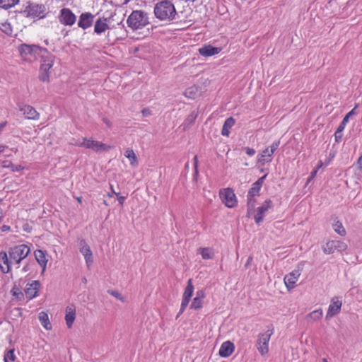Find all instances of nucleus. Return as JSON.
<instances>
[{"mask_svg": "<svg viewBox=\"0 0 362 362\" xmlns=\"http://www.w3.org/2000/svg\"><path fill=\"white\" fill-rule=\"evenodd\" d=\"M3 218V210L0 208V223L2 221Z\"/></svg>", "mask_w": 362, "mask_h": 362, "instance_id": "nucleus-59", "label": "nucleus"}, {"mask_svg": "<svg viewBox=\"0 0 362 362\" xmlns=\"http://www.w3.org/2000/svg\"><path fill=\"white\" fill-rule=\"evenodd\" d=\"M40 284L39 281H33L31 283H28L25 288V294L29 299H33L36 297Z\"/></svg>", "mask_w": 362, "mask_h": 362, "instance_id": "nucleus-20", "label": "nucleus"}, {"mask_svg": "<svg viewBox=\"0 0 362 362\" xmlns=\"http://www.w3.org/2000/svg\"><path fill=\"white\" fill-rule=\"evenodd\" d=\"M319 169H320V168H318L317 166H316V168H315V170H317V172Z\"/></svg>", "mask_w": 362, "mask_h": 362, "instance_id": "nucleus-63", "label": "nucleus"}, {"mask_svg": "<svg viewBox=\"0 0 362 362\" xmlns=\"http://www.w3.org/2000/svg\"><path fill=\"white\" fill-rule=\"evenodd\" d=\"M316 174H317V170H314L311 173L310 176L308 178V182H310L311 180H313L316 176Z\"/></svg>", "mask_w": 362, "mask_h": 362, "instance_id": "nucleus-51", "label": "nucleus"}, {"mask_svg": "<svg viewBox=\"0 0 362 362\" xmlns=\"http://www.w3.org/2000/svg\"><path fill=\"white\" fill-rule=\"evenodd\" d=\"M220 197L222 199V202L228 208H233L237 204L235 194L233 190L231 189L227 188L224 189L223 191H221Z\"/></svg>", "mask_w": 362, "mask_h": 362, "instance_id": "nucleus-13", "label": "nucleus"}, {"mask_svg": "<svg viewBox=\"0 0 362 362\" xmlns=\"http://www.w3.org/2000/svg\"><path fill=\"white\" fill-rule=\"evenodd\" d=\"M35 257L37 263L42 267V274H43L46 269L47 259L46 258L45 252L41 250H37L34 252Z\"/></svg>", "mask_w": 362, "mask_h": 362, "instance_id": "nucleus-27", "label": "nucleus"}, {"mask_svg": "<svg viewBox=\"0 0 362 362\" xmlns=\"http://www.w3.org/2000/svg\"><path fill=\"white\" fill-rule=\"evenodd\" d=\"M332 228L334 230L341 236H345L346 234V230L343 226L342 223L337 218L334 219L332 223Z\"/></svg>", "mask_w": 362, "mask_h": 362, "instance_id": "nucleus-30", "label": "nucleus"}, {"mask_svg": "<svg viewBox=\"0 0 362 362\" xmlns=\"http://www.w3.org/2000/svg\"><path fill=\"white\" fill-rule=\"evenodd\" d=\"M357 165H358L360 169H362V156H361L358 160H357Z\"/></svg>", "mask_w": 362, "mask_h": 362, "instance_id": "nucleus-55", "label": "nucleus"}, {"mask_svg": "<svg viewBox=\"0 0 362 362\" xmlns=\"http://www.w3.org/2000/svg\"><path fill=\"white\" fill-rule=\"evenodd\" d=\"M266 176H267V175H264V176L261 177L260 178H259V179H258L255 182H254V183H255V184H256V185H258V186H259L260 187H262V184H263V182H264V179H265Z\"/></svg>", "mask_w": 362, "mask_h": 362, "instance_id": "nucleus-45", "label": "nucleus"}, {"mask_svg": "<svg viewBox=\"0 0 362 362\" xmlns=\"http://www.w3.org/2000/svg\"><path fill=\"white\" fill-rule=\"evenodd\" d=\"M19 110L25 115V117L28 119L37 120L39 119V113L30 105L19 106Z\"/></svg>", "mask_w": 362, "mask_h": 362, "instance_id": "nucleus-22", "label": "nucleus"}, {"mask_svg": "<svg viewBox=\"0 0 362 362\" xmlns=\"http://www.w3.org/2000/svg\"><path fill=\"white\" fill-rule=\"evenodd\" d=\"M317 166L318 168H321L325 167V164H324L323 161H322V160H319V161H318V163H317Z\"/></svg>", "mask_w": 362, "mask_h": 362, "instance_id": "nucleus-56", "label": "nucleus"}, {"mask_svg": "<svg viewBox=\"0 0 362 362\" xmlns=\"http://www.w3.org/2000/svg\"><path fill=\"white\" fill-rule=\"evenodd\" d=\"M95 16L90 12L82 13L78 19V26L83 30L90 28L94 22Z\"/></svg>", "mask_w": 362, "mask_h": 362, "instance_id": "nucleus-16", "label": "nucleus"}, {"mask_svg": "<svg viewBox=\"0 0 362 362\" xmlns=\"http://www.w3.org/2000/svg\"><path fill=\"white\" fill-rule=\"evenodd\" d=\"M24 168L21 165H11V169H12V171L13 172H18V171H21Z\"/></svg>", "mask_w": 362, "mask_h": 362, "instance_id": "nucleus-46", "label": "nucleus"}, {"mask_svg": "<svg viewBox=\"0 0 362 362\" xmlns=\"http://www.w3.org/2000/svg\"><path fill=\"white\" fill-rule=\"evenodd\" d=\"M103 122H104V123H105V124L108 127H111L112 124H111V122H110V120H108V119H106V118H103Z\"/></svg>", "mask_w": 362, "mask_h": 362, "instance_id": "nucleus-54", "label": "nucleus"}, {"mask_svg": "<svg viewBox=\"0 0 362 362\" xmlns=\"http://www.w3.org/2000/svg\"><path fill=\"white\" fill-rule=\"evenodd\" d=\"M103 203H104V204H105L106 206H108V204H107V202L106 201H104V202H103Z\"/></svg>", "mask_w": 362, "mask_h": 362, "instance_id": "nucleus-62", "label": "nucleus"}, {"mask_svg": "<svg viewBox=\"0 0 362 362\" xmlns=\"http://www.w3.org/2000/svg\"><path fill=\"white\" fill-rule=\"evenodd\" d=\"M141 112H142V115H143L144 117H148V116H150L151 115V111L149 109H147V108L143 109Z\"/></svg>", "mask_w": 362, "mask_h": 362, "instance_id": "nucleus-48", "label": "nucleus"}, {"mask_svg": "<svg viewBox=\"0 0 362 362\" xmlns=\"http://www.w3.org/2000/svg\"><path fill=\"white\" fill-rule=\"evenodd\" d=\"M59 22L65 25L71 26L76 21V16L69 8H62L59 16Z\"/></svg>", "mask_w": 362, "mask_h": 362, "instance_id": "nucleus-12", "label": "nucleus"}, {"mask_svg": "<svg viewBox=\"0 0 362 362\" xmlns=\"http://www.w3.org/2000/svg\"><path fill=\"white\" fill-rule=\"evenodd\" d=\"M77 200H78L79 202H81V197H78V198H77Z\"/></svg>", "mask_w": 362, "mask_h": 362, "instance_id": "nucleus-61", "label": "nucleus"}, {"mask_svg": "<svg viewBox=\"0 0 362 362\" xmlns=\"http://www.w3.org/2000/svg\"><path fill=\"white\" fill-rule=\"evenodd\" d=\"M12 264L13 263L10 262L9 255H8L5 252H1L0 253V267L1 271L4 273L9 272Z\"/></svg>", "mask_w": 362, "mask_h": 362, "instance_id": "nucleus-25", "label": "nucleus"}, {"mask_svg": "<svg viewBox=\"0 0 362 362\" xmlns=\"http://www.w3.org/2000/svg\"><path fill=\"white\" fill-rule=\"evenodd\" d=\"M127 23L132 30L141 29L149 23L148 14L141 10L133 11L129 16Z\"/></svg>", "mask_w": 362, "mask_h": 362, "instance_id": "nucleus-2", "label": "nucleus"}, {"mask_svg": "<svg viewBox=\"0 0 362 362\" xmlns=\"http://www.w3.org/2000/svg\"><path fill=\"white\" fill-rule=\"evenodd\" d=\"M110 189H111V192L110 193H108V197H112L113 196V194L116 195V194H118L117 192H116L112 187V185L110 186Z\"/></svg>", "mask_w": 362, "mask_h": 362, "instance_id": "nucleus-52", "label": "nucleus"}, {"mask_svg": "<svg viewBox=\"0 0 362 362\" xmlns=\"http://www.w3.org/2000/svg\"><path fill=\"white\" fill-rule=\"evenodd\" d=\"M196 297H199V299L203 300L204 298V293L203 291H199L196 293Z\"/></svg>", "mask_w": 362, "mask_h": 362, "instance_id": "nucleus-50", "label": "nucleus"}, {"mask_svg": "<svg viewBox=\"0 0 362 362\" xmlns=\"http://www.w3.org/2000/svg\"><path fill=\"white\" fill-rule=\"evenodd\" d=\"M72 144L80 147L91 149L95 152L107 151L110 148V147L107 144L95 141L91 138H81Z\"/></svg>", "mask_w": 362, "mask_h": 362, "instance_id": "nucleus-6", "label": "nucleus"}, {"mask_svg": "<svg viewBox=\"0 0 362 362\" xmlns=\"http://www.w3.org/2000/svg\"><path fill=\"white\" fill-rule=\"evenodd\" d=\"M78 246L80 252L84 257L87 267L90 268L93 263V255L90 246L83 239L79 240Z\"/></svg>", "mask_w": 362, "mask_h": 362, "instance_id": "nucleus-9", "label": "nucleus"}, {"mask_svg": "<svg viewBox=\"0 0 362 362\" xmlns=\"http://www.w3.org/2000/svg\"><path fill=\"white\" fill-rule=\"evenodd\" d=\"M0 29L6 35H11L13 32L11 24L6 21L1 23Z\"/></svg>", "mask_w": 362, "mask_h": 362, "instance_id": "nucleus-36", "label": "nucleus"}, {"mask_svg": "<svg viewBox=\"0 0 362 362\" xmlns=\"http://www.w3.org/2000/svg\"><path fill=\"white\" fill-rule=\"evenodd\" d=\"M274 333L273 327L269 328L265 332L259 334L257 341V349L262 356L269 352V343Z\"/></svg>", "mask_w": 362, "mask_h": 362, "instance_id": "nucleus-7", "label": "nucleus"}, {"mask_svg": "<svg viewBox=\"0 0 362 362\" xmlns=\"http://www.w3.org/2000/svg\"><path fill=\"white\" fill-rule=\"evenodd\" d=\"M49 71L40 69L39 79L42 81L47 82L49 80Z\"/></svg>", "mask_w": 362, "mask_h": 362, "instance_id": "nucleus-38", "label": "nucleus"}, {"mask_svg": "<svg viewBox=\"0 0 362 362\" xmlns=\"http://www.w3.org/2000/svg\"><path fill=\"white\" fill-rule=\"evenodd\" d=\"M235 119L233 117L227 118L222 127V135L228 136L230 134V130L231 127L235 124Z\"/></svg>", "mask_w": 362, "mask_h": 362, "instance_id": "nucleus-28", "label": "nucleus"}, {"mask_svg": "<svg viewBox=\"0 0 362 362\" xmlns=\"http://www.w3.org/2000/svg\"><path fill=\"white\" fill-rule=\"evenodd\" d=\"M300 275V271L298 269H296L285 276L284 280L285 285L288 290L294 288L295 284L298 281Z\"/></svg>", "mask_w": 362, "mask_h": 362, "instance_id": "nucleus-19", "label": "nucleus"}, {"mask_svg": "<svg viewBox=\"0 0 362 362\" xmlns=\"http://www.w3.org/2000/svg\"><path fill=\"white\" fill-rule=\"evenodd\" d=\"M197 118V114L194 112H192L187 118L185 119L183 125L184 126H190L194 124L195 119Z\"/></svg>", "mask_w": 362, "mask_h": 362, "instance_id": "nucleus-39", "label": "nucleus"}, {"mask_svg": "<svg viewBox=\"0 0 362 362\" xmlns=\"http://www.w3.org/2000/svg\"><path fill=\"white\" fill-rule=\"evenodd\" d=\"M347 122H346V120H344L342 119L341 122L340 123V124L339 125L337 131H338V134H341L343 132L345 127L346 126L347 124Z\"/></svg>", "mask_w": 362, "mask_h": 362, "instance_id": "nucleus-42", "label": "nucleus"}, {"mask_svg": "<svg viewBox=\"0 0 362 362\" xmlns=\"http://www.w3.org/2000/svg\"><path fill=\"white\" fill-rule=\"evenodd\" d=\"M341 300H339V297H334L329 305L328 310L326 314V318H331L338 314L341 310Z\"/></svg>", "mask_w": 362, "mask_h": 362, "instance_id": "nucleus-18", "label": "nucleus"}, {"mask_svg": "<svg viewBox=\"0 0 362 362\" xmlns=\"http://www.w3.org/2000/svg\"><path fill=\"white\" fill-rule=\"evenodd\" d=\"M18 3V0H0V7L4 9L10 8Z\"/></svg>", "mask_w": 362, "mask_h": 362, "instance_id": "nucleus-33", "label": "nucleus"}, {"mask_svg": "<svg viewBox=\"0 0 362 362\" xmlns=\"http://www.w3.org/2000/svg\"><path fill=\"white\" fill-rule=\"evenodd\" d=\"M261 187L256 184L253 183L252 187L250 189L247 196V213L250 214V211L254 209L255 206V197L259 195Z\"/></svg>", "mask_w": 362, "mask_h": 362, "instance_id": "nucleus-15", "label": "nucleus"}, {"mask_svg": "<svg viewBox=\"0 0 362 362\" xmlns=\"http://www.w3.org/2000/svg\"><path fill=\"white\" fill-rule=\"evenodd\" d=\"M347 249V245L342 240H331L322 246V250L325 254H332L334 252H343Z\"/></svg>", "mask_w": 362, "mask_h": 362, "instance_id": "nucleus-8", "label": "nucleus"}, {"mask_svg": "<svg viewBox=\"0 0 362 362\" xmlns=\"http://www.w3.org/2000/svg\"><path fill=\"white\" fill-rule=\"evenodd\" d=\"M109 19L105 17H100L95 21L94 24V33L97 35H101L106 30L110 29V26L108 23Z\"/></svg>", "mask_w": 362, "mask_h": 362, "instance_id": "nucleus-17", "label": "nucleus"}, {"mask_svg": "<svg viewBox=\"0 0 362 362\" xmlns=\"http://www.w3.org/2000/svg\"><path fill=\"white\" fill-rule=\"evenodd\" d=\"M45 6L42 4L28 3V5L25 6L21 11H18L17 13L25 18H42L45 17Z\"/></svg>", "mask_w": 362, "mask_h": 362, "instance_id": "nucleus-3", "label": "nucleus"}, {"mask_svg": "<svg viewBox=\"0 0 362 362\" xmlns=\"http://www.w3.org/2000/svg\"><path fill=\"white\" fill-rule=\"evenodd\" d=\"M358 107V105H356L355 107L344 116L343 119L346 120V122H349V118H351L352 116L357 115L356 109Z\"/></svg>", "mask_w": 362, "mask_h": 362, "instance_id": "nucleus-40", "label": "nucleus"}, {"mask_svg": "<svg viewBox=\"0 0 362 362\" xmlns=\"http://www.w3.org/2000/svg\"><path fill=\"white\" fill-rule=\"evenodd\" d=\"M76 319V308L74 305H69L66 308L65 321L68 328H71Z\"/></svg>", "mask_w": 362, "mask_h": 362, "instance_id": "nucleus-23", "label": "nucleus"}, {"mask_svg": "<svg viewBox=\"0 0 362 362\" xmlns=\"http://www.w3.org/2000/svg\"><path fill=\"white\" fill-rule=\"evenodd\" d=\"M193 292H194V286L192 284V281L191 279H189L187 281V286H186L185 291L183 293V295H182V299L181 305H180V311H179V313H178L177 317H178L179 315H181L182 313H183V312L185 310V309L187 307L189 302L192 296Z\"/></svg>", "mask_w": 362, "mask_h": 362, "instance_id": "nucleus-10", "label": "nucleus"}, {"mask_svg": "<svg viewBox=\"0 0 362 362\" xmlns=\"http://www.w3.org/2000/svg\"><path fill=\"white\" fill-rule=\"evenodd\" d=\"M202 307V300L199 299V297H195L191 305H190V308L191 309H194V310H198L199 308H201Z\"/></svg>", "mask_w": 362, "mask_h": 362, "instance_id": "nucleus-37", "label": "nucleus"}, {"mask_svg": "<svg viewBox=\"0 0 362 362\" xmlns=\"http://www.w3.org/2000/svg\"><path fill=\"white\" fill-rule=\"evenodd\" d=\"M39 320L42 327L47 329L50 330L52 329L51 324L49 320L48 315L45 312H41L39 314Z\"/></svg>", "mask_w": 362, "mask_h": 362, "instance_id": "nucleus-31", "label": "nucleus"}, {"mask_svg": "<svg viewBox=\"0 0 362 362\" xmlns=\"http://www.w3.org/2000/svg\"><path fill=\"white\" fill-rule=\"evenodd\" d=\"M153 13L160 21L171 22L177 18L175 6L170 0H162L157 2L153 8Z\"/></svg>", "mask_w": 362, "mask_h": 362, "instance_id": "nucleus-1", "label": "nucleus"}, {"mask_svg": "<svg viewBox=\"0 0 362 362\" xmlns=\"http://www.w3.org/2000/svg\"><path fill=\"white\" fill-rule=\"evenodd\" d=\"M221 49L214 47L211 45L204 46L199 49V52L202 56L211 57L217 54L220 52Z\"/></svg>", "mask_w": 362, "mask_h": 362, "instance_id": "nucleus-26", "label": "nucleus"}, {"mask_svg": "<svg viewBox=\"0 0 362 362\" xmlns=\"http://www.w3.org/2000/svg\"><path fill=\"white\" fill-rule=\"evenodd\" d=\"M40 56L42 57L40 69L44 71H49L54 65V56L50 54L48 52L47 53L42 52Z\"/></svg>", "mask_w": 362, "mask_h": 362, "instance_id": "nucleus-21", "label": "nucleus"}, {"mask_svg": "<svg viewBox=\"0 0 362 362\" xmlns=\"http://www.w3.org/2000/svg\"><path fill=\"white\" fill-rule=\"evenodd\" d=\"M194 168L197 169V165H198V160H197V156H195L194 157Z\"/></svg>", "mask_w": 362, "mask_h": 362, "instance_id": "nucleus-57", "label": "nucleus"}, {"mask_svg": "<svg viewBox=\"0 0 362 362\" xmlns=\"http://www.w3.org/2000/svg\"><path fill=\"white\" fill-rule=\"evenodd\" d=\"M5 148L6 147L4 146H2V145L0 146V153L4 152Z\"/></svg>", "mask_w": 362, "mask_h": 362, "instance_id": "nucleus-60", "label": "nucleus"}, {"mask_svg": "<svg viewBox=\"0 0 362 362\" xmlns=\"http://www.w3.org/2000/svg\"><path fill=\"white\" fill-rule=\"evenodd\" d=\"M322 316V310H315L310 313L308 315V318L313 321H316L320 320Z\"/></svg>", "mask_w": 362, "mask_h": 362, "instance_id": "nucleus-35", "label": "nucleus"}, {"mask_svg": "<svg viewBox=\"0 0 362 362\" xmlns=\"http://www.w3.org/2000/svg\"><path fill=\"white\" fill-rule=\"evenodd\" d=\"M19 52L24 60L33 62L42 52L47 53V49L35 45L23 44L19 47Z\"/></svg>", "mask_w": 362, "mask_h": 362, "instance_id": "nucleus-4", "label": "nucleus"}, {"mask_svg": "<svg viewBox=\"0 0 362 362\" xmlns=\"http://www.w3.org/2000/svg\"><path fill=\"white\" fill-rule=\"evenodd\" d=\"M334 157V154L329 153V157L327 158H326V160L323 162L325 164V167H327L330 164V163Z\"/></svg>", "mask_w": 362, "mask_h": 362, "instance_id": "nucleus-44", "label": "nucleus"}, {"mask_svg": "<svg viewBox=\"0 0 362 362\" xmlns=\"http://www.w3.org/2000/svg\"><path fill=\"white\" fill-rule=\"evenodd\" d=\"M6 124H7V122H4L0 123V134L3 132L4 129L6 126Z\"/></svg>", "mask_w": 362, "mask_h": 362, "instance_id": "nucleus-53", "label": "nucleus"}, {"mask_svg": "<svg viewBox=\"0 0 362 362\" xmlns=\"http://www.w3.org/2000/svg\"><path fill=\"white\" fill-rule=\"evenodd\" d=\"M199 252L204 259H211L214 256V250L210 247H201L199 249Z\"/></svg>", "mask_w": 362, "mask_h": 362, "instance_id": "nucleus-32", "label": "nucleus"}, {"mask_svg": "<svg viewBox=\"0 0 362 362\" xmlns=\"http://www.w3.org/2000/svg\"><path fill=\"white\" fill-rule=\"evenodd\" d=\"M29 269H30V265H29V264H26V265H25V266L23 267V271L24 272H28Z\"/></svg>", "mask_w": 362, "mask_h": 362, "instance_id": "nucleus-58", "label": "nucleus"}, {"mask_svg": "<svg viewBox=\"0 0 362 362\" xmlns=\"http://www.w3.org/2000/svg\"><path fill=\"white\" fill-rule=\"evenodd\" d=\"M342 135H343L342 133L338 134V131H336L334 133L335 141L337 142H340L341 140V138H342Z\"/></svg>", "mask_w": 362, "mask_h": 362, "instance_id": "nucleus-49", "label": "nucleus"}, {"mask_svg": "<svg viewBox=\"0 0 362 362\" xmlns=\"http://www.w3.org/2000/svg\"><path fill=\"white\" fill-rule=\"evenodd\" d=\"M280 141L274 142L269 147L262 151V153L257 156V162L261 165L272 160V156L278 148Z\"/></svg>", "mask_w": 362, "mask_h": 362, "instance_id": "nucleus-11", "label": "nucleus"}, {"mask_svg": "<svg viewBox=\"0 0 362 362\" xmlns=\"http://www.w3.org/2000/svg\"><path fill=\"white\" fill-rule=\"evenodd\" d=\"M30 252V247L24 244L11 247L8 250L10 262H11L13 264L17 265V267L18 268L21 262L26 258Z\"/></svg>", "mask_w": 362, "mask_h": 362, "instance_id": "nucleus-5", "label": "nucleus"}, {"mask_svg": "<svg viewBox=\"0 0 362 362\" xmlns=\"http://www.w3.org/2000/svg\"><path fill=\"white\" fill-rule=\"evenodd\" d=\"M273 204L270 199H267L262 206L257 209V213L254 216L255 221L257 224H260L263 221L264 217L268 210L272 208Z\"/></svg>", "mask_w": 362, "mask_h": 362, "instance_id": "nucleus-14", "label": "nucleus"}, {"mask_svg": "<svg viewBox=\"0 0 362 362\" xmlns=\"http://www.w3.org/2000/svg\"><path fill=\"white\" fill-rule=\"evenodd\" d=\"M116 196L119 204L122 206L126 199V197L120 196L119 194H116Z\"/></svg>", "mask_w": 362, "mask_h": 362, "instance_id": "nucleus-47", "label": "nucleus"}, {"mask_svg": "<svg viewBox=\"0 0 362 362\" xmlns=\"http://www.w3.org/2000/svg\"><path fill=\"white\" fill-rule=\"evenodd\" d=\"M108 293L116 298L117 299L121 300L122 302L124 301V298L122 296L121 293L118 292L117 291H108Z\"/></svg>", "mask_w": 362, "mask_h": 362, "instance_id": "nucleus-41", "label": "nucleus"}, {"mask_svg": "<svg viewBox=\"0 0 362 362\" xmlns=\"http://www.w3.org/2000/svg\"><path fill=\"white\" fill-rule=\"evenodd\" d=\"M124 156L127 158H128L130 165L133 167H136L138 165V159L136 156V153L132 148H127L126 149L124 152Z\"/></svg>", "mask_w": 362, "mask_h": 362, "instance_id": "nucleus-29", "label": "nucleus"}, {"mask_svg": "<svg viewBox=\"0 0 362 362\" xmlns=\"http://www.w3.org/2000/svg\"><path fill=\"white\" fill-rule=\"evenodd\" d=\"M244 151L249 156H253L255 154V150L252 148L245 147L244 148Z\"/></svg>", "mask_w": 362, "mask_h": 362, "instance_id": "nucleus-43", "label": "nucleus"}, {"mask_svg": "<svg viewBox=\"0 0 362 362\" xmlns=\"http://www.w3.org/2000/svg\"><path fill=\"white\" fill-rule=\"evenodd\" d=\"M323 362H327L326 358H323Z\"/></svg>", "mask_w": 362, "mask_h": 362, "instance_id": "nucleus-64", "label": "nucleus"}, {"mask_svg": "<svg viewBox=\"0 0 362 362\" xmlns=\"http://www.w3.org/2000/svg\"><path fill=\"white\" fill-rule=\"evenodd\" d=\"M198 93V89L195 86L187 88L185 91V95L189 98H194Z\"/></svg>", "mask_w": 362, "mask_h": 362, "instance_id": "nucleus-34", "label": "nucleus"}, {"mask_svg": "<svg viewBox=\"0 0 362 362\" xmlns=\"http://www.w3.org/2000/svg\"><path fill=\"white\" fill-rule=\"evenodd\" d=\"M234 349L235 346L233 343H232L230 341H226L221 344L219 349L218 354L221 357L226 358L230 356L233 354Z\"/></svg>", "mask_w": 362, "mask_h": 362, "instance_id": "nucleus-24", "label": "nucleus"}]
</instances>
